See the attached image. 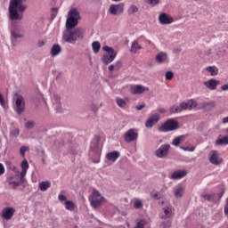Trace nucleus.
<instances>
[{
  "label": "nucleus",
  "mask_w": 228,
  "mask_h": 228,
  "mask_svg": "<svg viewBox=\"0 0 228 228\" xmlns=\"http://www.w3.org/2000/svg\"><path fill=\"white\" fill-rule=\"evenodd\" d=\"M65 208L68 210V211H74V208H75V205H74V202L70 201V200H66L65 203Z\"/></svg>",
  "instance_id": "72a5a7b5"
},
{
  "label": "nucleus",
  "mask_w": 228,
  "mask_h": 228,
  "mask_svg": "<svg viewBox=\"0 0 228 228\" xmlns=\"http://www.w3.org/2000/svg\"><path fill=\"white\" fill-rule=\"evenodd\" d=\"M184 187H183L182 185H179L175 190V197L176 199H181V197H183V195H184Z\"/></svg>",
  "instance_id": "393cba45"
},
{
  "label": "nucleus",
  "mask_w": 228,
  "mask_h": 228,
  "mask_svg": "<svg viewBox=\"0 0 228 228\" xmlns=\"http://www.w3.org/2000/svg\"><path fill=\"white\" fill-rule=\"evenodd\" d=\"M184 138H186V135H180L175 138L172 142V145H175V147H178V145H181V142H183V140H184Z\"/></svg>",
  "instance_id": "c756f323"
},
{
  "label": "nucleus",
  "mask_w": 228,
  "mask_h": 228,
  "mask_svg": "<svg viewBox=\"0 0 228 228\" xmlns=\"http://www.w3.org/2000/svg\"><path fill=\"white\" fill-rule=\"evenodd\" d=\"M128 15H133L134 13L138 12V6L131 5L127 10Z\"/></svg>",
  "instance_id": "4c0bfd02"
},
{
  "label": "nucleus",
  "mask_w": 228,
  "mask_h": 228,
  "mask_svg": "<svg viewBox=\"0 0 228 228\" xmlns=\"http://www.w3.org/2000/svg\"><path fill=\"white\" fill-rule=\"evenodd\" d=\"M169 111L170 113H181V107L180 105H173L172 107H170Z\"/></svg>",
  "instance_id": "ea45409f"
},
{
  "label": "nucleus",
  "mask_w": 228,
  "mask_h": 228,
  "mask_svg": "<svg viewBox=\"0 0 228 228\" xmlns=\"http://www.w3.org/2000/svg\"><path fill=\"white\" fill-rule=\"evenodd\" d=\"M188 109V103L187 102H181L180 103V111H184Z\"/></svg>",
  "instance_id": "de8ad7c7"
},
{
  "label": "nucleus",
  "mask_w": 228,
  "mask_h": 228,
  "mask_svg": "<svg viewBox=\"0 0 228 228\" xmlns=\"http://www.w3.org/2000/svg\"><path fill=\"white\" fill-rule=\"evenodd\" d=\"M202 197L205 199V200H208V202L215 201V194H204Z\"/></svg>",
  "instance_id": "58836bf2"
},
{
  "label": "nucleus",
  "mask_w": 228,
  "mask_h": 228,
  "mask_svg": "<svg viewBox=\"0 0 228 228\" xmlns=\"http://www.w3.org/2000/svg\"><path fill=\"white\" fill-rule=\"evenodd\" d=\"M115 64L113 65V64H111L110 66H109V70H110V72H113V70H115Z\"/></svg>",
  "instance_id": "0e129e2a"
},
{
  "label": "nucleus",
  "mask_w": 228,
  "mask_h": 228,
  "mask_svg": "<svg viewBox=\"0 0 228 228\" xmlns=\"http://www.w3.org/2000/svg\"><path fill=\"white\" fill-rule=\"evenodd\" d=\"M221 90L223 92H227V90H228V84H225V85L222 86H221Z\"/></svg>",
  "instance_id": "13d9d810"
},
{
  "label": "nucleus",
  "mask_w": 228,
  "mask_h": 228,
  "mask_svg": "<svg viewBox=\"0 0 228 228\" xmlns=\"http://www.w3.org/2000/svg\"><path fill=\"white\" fill-rule=\"evenodd\" d=\"M155 61L159 65H163V63H168V53L165 52H159L155 57Z\"/></svg>",
  "instance_id": "4468645a"
},
{
  "label": "nucleus",
  "mask_w": 228,
  "mask_h": 228,
  "mask_svg": "<svg viewBox=\"0 0 228 228\" xmlns=\"http://www.w3.org/2000/svg\"><path fill=\"white\" fill-rule=\"evenodd\" d=\"M180 149H182V151H188L189 152H193L195 151V147L194 146H192L191 148L182 146V147H180Z\"/></svg>",
  "instance_id": "603ef678"
},
{
  "label": "nucleus",
  "mask_w": 228,
  "mask_h": 228,
  "mask_svg": "<svg viewBox=\"0 0 228 228\" xmlns=\"http://www.w3.org/2000/svg\"><path fill=\"white\" fill-rule=\"evenodd\" d=\"M26 129H33L35 127V123L33 121H28L25 124Z\"/></svg>",
  "instance_id": "a18cd8bd"
},
{
  "label": "nucleus",
  "mask_w": 228,
  "mask_h": 228,
  "mask_svg": "<svg viewBox=\"0 0 228 228\" xmlns=\"http://www.w3.org/2000/svg\"><path fill=\"white\" fill-rule=\"evenodd\" d=\"M143 108H145V103H142L141 105H137L135 107V110H137V111H140V110H143Z\"/></svg>",
  "instance_id": "4d7b16f0"
},
{
  "label": "nucleus",
  "mask_w": 228,
  "mask_h": 228,
  "mask_svg": "<svg viewBox=\"0 0 228 228\" xmlns=\"http://www.w3.org/2000/svg\"><path fill=\"white\" fill-rule=\"evenodd\" d=\"M26 174H28V171L21 170V172L20 173V177H26Z\"/></svg>",
  "instance_id": "052dcab7"
},
{
  "label": "nucleus",
  "mask_w": 228,
  "mask_h": 228,
  "mask_svg": "<svg viewBox=\"0 0 228 228\" xmlns=\"http://www.w3.org/2000/svg\"><path fill=\"white\" fill-rule=\"evenodd\" d=\"M19 134H20L19 128H15L11 132V134H12V136H15V137L19 136Z\"/></svg>",
  "instance_id": "5fc2aeb1"
},
{
  "label": "nucleus",
  "mask_w": 228,
  "mask_h": 228,
  "mask_svg": "<svg viewBox=\"0 0 228 228\" xmlns=\"http://www.w3.org/2000/svg\"><path fill=\"white\" fill-rule=\"evenodd\" d=\"M140 49H142V45L138 44V41H133L131 45L130 52L133 53L134 54H136V53H138Z\"/></svg>",
  "instance_id": "b1692460"
},
{
  "label": "nucleus",
  "mask_w": 228,
  "mask_h": 228,
  "mask_svg": "<svg viewBox=\"0 0 228 228\" xmlns=\"http://www.w3.org/2000/svg\"><path fill=\"white\" fill-rule=\"evenodd\" d=\"M91 152L96 156V158H101V150H99V143H95L94 146H91Z\"/></svg>",
  "instance_id": "cd10ccee"
},
{
  "label": "nucleus",
  "mask_w": 228,
  "mask_h": 228,
  "mask_svg": "<svg viewBox=\"0 0 228 228\" xmlns=\"http://www.w3.org/2000/svg\"><path fill=\"white\" fill-rule=\"evenodd\" d=\"M165 77L167 81H172V79H174V72L172 71H167Z\"/></svg>",
  "instance_id": "37998d69"
},
{
  "label": "nucleus",
  "mask_w": 228,
  "mask_h": 228,
  "mask_svg": "<svg viewBox=\"0 0 228 228\" xmlns=\"http://www.w3.org/2000/svg\"><path fill=\"white\" fill-rule=\"evenodd\" d=\"M106 158L109 161L115 163V161L118 159V158H120V151H110L106 154Z\"/></svg>",
  "instance_id": "412c9836"
},
{
  "label": "nucleus",
  "mask_w": 228,
  "mask_h": 228,
  "mask_svg": "<svg viewBox=\"0 0 228 228\" xmlns=\"http://www.w3.org/2000/svg\"><path fill=\"white\" fill-rule=\"evenodd\" d=\"M157 111H159V113H167V110H165L164 108H159Z\"/></svg>",
  "instance_id": "e2e57ef3"
},
{
  "label": "nucleus",
  "mask_w": 228,
  "mask_h": 228,
  "mask_svg": "<svg viewBox=\"0 0 228 228\" xmlns=\"http://www.w3.org/2000/svg\"><path fill=\"white\" fill-rule=\"evenodd\" d=\"M92 47H93V51L95 54H97V53H99V51H101V43H99L98 41H94L92 44Z\"/></svg>",
  "instance_id": "f704fd0d"
},
{
  "label": "nucleus",
  "mask_w": 228,
  "mask_h": 228,
  "mask_svg": "<svg viewBox=\"0 0 228 228\" xmlns=\"http://www.w3.org/2000/svg\"><path fill=\"white\" fill-rule=\"evenodd\" d=\"M208 160L212 165H220L222 163V159L218 157V151H216L210 152Z\"/></svg>",
  "instance_id": "a211bd4d"
},
{
  "label": "nucleus",
  "mask_w": 228,
  "mask_h": 228,
  "mask_svg": "<svg viewBox=\"0 0 228 228\" xmlns=\"http://www.w3.org/2000/svg\"><path fill=\"white\" fill-rule=\"evenodd\" d=\"M20 184H24L26 183V177H20Z\"/></svg>",
  "instance_id": "69168bd1"
},
{
  "label": "nucleus",
  "mask_w": 228,
  "mask_h": 228,
  "mask_svg": "<svg viewBox=\"0 0 228 228\" xmlns=\"http://www.w3.org/2000/svg\"><path fill=\"white\" fill-rule=\"evenodd\" d=\"M24 29L20 27L13 26L11 28V42L15 47V42H17V38H24Z\"/></svg>",
  "instance_id": "6e6552de"
},
{
  "label": "nucleus",
  "mask_w": 228,
  "mask_h": 228,
  "mask_svg": "<svg viewBox=\"0 0 228 228\" xmlns=\"http://www.w3.org/2000/svg\"><path fill=\"white\" fill-rule=\"evenodd\" d=\"M115 69H117V70H119L120 69H122V62L120 61H118L115 64H114Z\"/></svg>",
  "instance_id": "864d4df0"
},
{
  "label": "nucleus",
  "mask_w": 228,
  "mask_h": 228,
  "mask_svg": "<svg viewBox=\"0 0 228 228\" xmlns=\"http://www.w3.org/2000/svg\"><path fill=\"white\" fill-rule=\"evenodd\" d=\"M61 98L58 94H54L53 98L52 99L53 108L57 111V113H61V111H63V109L61 108Z\"/></svg>",
  "instance_id": "2eb2a0df"
},
{
  "label": "nucleus",
  "mask_w": 228,
  "mask_h": 228,
  "mask_svg": "<svg viewBox=\"0 0 228 228\" xmlns=\"http://www.w3.org/2000/svg\"><path fill=\"white\" fill-rule=\"evenodd\" d=\"M105 199L101 195V192L97 190H94L92 195L89 197L90 205L94 209L97 208H101L102 202H104Z\"/></svg>",
  "instance_id": "0eeeda50"
},
{
  "label": "nucleus",
  "mask_w": 228,
  "mask_h": 228,
  "mask_svg": "<svg viewBox=\"0 0 228 228\" xmlns=\"http://www.w3.org/2000/svg\"><path fill=\"white\" fill-rule=\"evenodd\" d=\"M37 45L38 47H44V45H45V42H44L43 40H40L38 41Z\"/></svg>",
  "instance_id": "680f3d73"
},
{
  "label": "nucleus",
  "mask_w": 228,
  "mask_h": 228,
  "mask_svg": "<svg viewBox=\"0 0 228 228\" xmlns=\"http://www.w3.org/2000/svg\"><path fill=\"white\" fill-rule=\"evenodd\" d=\"M127 102H129V99L127 98H116V103L118 104V106H119V108H126Z\"/></svg>",
  "instance_id": "bb28decb"
},
{
  "label": "nucleus",
  "mask_w": 228,
  "mask_h": 228,
  "mask_svg": "<svg viewBox=\"0 0 228 228\" xmlns=\"http://www.w3.org/2000/svg\"><path fill=\"white\" fill-rule=\"evenodd\" d=\"M8 184L12 186L13 189L17 188L18 186H20V182H17L14 180H9Z\"/></svg>",
  "instance_id": "a19ab883"
},
{
  "label": "nucleus",
  "mask_w": 228,
  "mask_h": 228,
  "mask_svg": "<svg viewBox=\"0 0 228 228\" xmlns=\"http://www.w3.org/2000/svg\"><path fill=\"white\" fill-rule=\"evenodd\" d=\"M134 208L135 209H142V208H143V201H142V200L139 199L134 200Z\"/></svg>",
  "instance_id": "473e14b6"
},
{
  "label": "nucleus",
  "mask_w": 228,
  "mask_h": 228,
  "mask_svg": "<svg viewBox=\"0 0 228 228\" xmlns=\"http://www.w3.org/2000/svg\"><path fill=\"white\" fill-rule=\"evenodd\" d=\"M81 20V15L79 11L76 8H71L68 12V18L66 20V29H74Z\"/></svg>",
  "instance_id": "f03ea898"
},
{
  "label": "nucleus",
  "mask_w": 228,
  "mask_h": 228,
  "mask_svg": "<svg viewBox=\"0 0 228 228\" xmlns=\"http://www.w3.org/2000/svg\"><path fill=\"white\" fill-rule=\"evenodd\" d=\"M223 124H228V117L223 119Z\"/></svg>",
  "instance_id": "338daca9"
},
{
  "label": "nucleus",
  "mask_w": 228,
  "mask_h": 228,
  "mask_svg": "<svg viewBox=\"0 0 228 228\" xmlns=\"http://www.w3.org/2000/svg\"><path fill=\"white\" fill-rule=\"evenodd\" d=\"M216 108V102L212 101L210 102H203L202 103V109L205 111H211V110H215Z\"/></svg>",
  "instance_id": "4be33fe9"
},
{
  "label": "nucleus",
  "mask_w": 228,
  "mask_h": 228,
  "mask_svg": "<svg viewBox=\"0 0 228 228\" xmlns=\"http://www.w3.org/2000/svg\"><path fill=\"white\" fill-rule=\"evenodd\" d=\"M52 12H58V8H52Z\"/></svg>",
  "instance_id": "774afa93"
},
{
  "label": "nucleus",
  "mask_w": 228,
  "mask_h": 228,
  "mask_svg": "<svg viewBox=\"0 0 228 228\" xmlns=\"http://www.w3.org/2000/svg\"><path fill=\"white\" fill-rule=\"evenodd\" d=\"M109 12L110 15H122V13H124V3L110 4Z\"/></svg>",
  "instance_id": "9b49d317"
},
{
  "label": "nucleus",
  "mask_w": 228,
  "mask_h": 228,
  "mask_svg": "<svg viewBox=\"0 0 228 228\" xmlns=\"http://www.w3.org/2000/svg\"><path fill=\"white\" fill-rule=\"evenodd\" d=\"M138 140V130L136 128H130L124 134V141L126 143H131Z\"/></svg>",
  "instance_id": "1a4fd4ad"
},
{
  "label": "nucleus",
  "mask_w": 228,
  "mask_h": 228,
  "mask_svg": "<svg viewBox=\"0 0 228 228\" xmlns=\"http://www.w3.org/2000/svg\"><path fill=\"white\" fill-rule=\"evenodd\" d=\"M20 167H21L22 170L28 171V168H29V164L28 163V160L24 159L21 162Z\"/></svg>",
  "instance_id": "c03bdc74"
},
{
  "label": "nucleus",
  "mask_w": 228,
  "mask_h": 228,
  "mask_svg": "<svg viewBox=\"0 0 228 228\" xmlns=\"http://www.w3.org/2000/svg\"><path fill=\"white\" fill-rule=\"evenodd\" d=\"M13 101L15 102L14 110L18 115H22L23 111L26 110V102L24 101V97H22L19 93H15L13 95Z\"/></svg>",
  "instance_id": "39448f33"
},
{
  "label": "nucleus",
  "mask_w": 228,
  "mask_h": 228,
  "mask_svg": "<svg viewBox=\"0 0 228 228\" xmlns=\"http://www.w3.org/2000/svg\"><path fill=\"white\" fill-rule=\"evenodd\" d=\"M4 174V166L0 163V175H3Z\"/></svg>",
  "instance_id": "bf43d9fd"
},
{
  "label": "nucleus",
  "mask_w": 228,
  "mask_h": 228,
  "mask_svg": "<svg viewBox=\"0 0 228 228\" xmlns=\"http://www.w3.org/2000/svg\"><path fill=\"white\" fill-rule=\"evenodd\" d=\"M147 3L151 6H156L157 4H159V0H147Z\"/></svg>",
  "instance_id": "3c124183"
},
{
  "label": "nucleus",
  "mask_w": 228,
  "mask_h": 228,
  "mask_svg": "<svg viewBox=\"0 0 228 228\" xmlns=\"http://www.w3.org/2000/svg\"><path fill=\"white\" fill-rule=\"evenodd\" d=\"M207 71L210 72L211 76H218V68L216 66L207 67Z\"/></svg>",
  "instance_id": "2f4dec72"
},
{
  "label": "nucleus",
  "mask_w": 228,
  "mask_h": 228,
  "mask_svg": "<svg viewBox=\"0 0 228 228\" xmlns=\"http://www.w3.org/2000/svg\"><path fill=\"white\" fill-rule=\"evenodd\" d=\"M216 145H228V135L216 141Z\"/></svg>",
  "instance_id": "7c9ffc66"
},
{
  "label": "nucleus",
  "mask_w": 228,
  "mask_h": 228,
  "mask_svg": "<svg viewBox=\"0 0 228 228\" xmlns=\"http://www.w3.org/2000/svg\"><path fill=\"white\" fill-rule=\"evenodd\" d=\"M102 51H105V53L102 57V61L104 63V65H110V63H112V61H115V58H117V52L113 47L105 45L102 47Z\"/></svg>",
  "instance_id": "20e7f679"
},
{
  "label": "nucleus",
  "mask_w": 228,
  "mask_h": 228,
  "mask_svg": "<svg viewBox=\"0 0 228 228\" xmlns=\"http://www.w3.org/2000/svg\"><path fill=\"white\" fill-rule=\"evenodd\" d=\"M186 175H188V171L176 170L170 175V179H173V180L183 179V177H186Z\"/></svg>",
  "instance_id": "aec40b11"
},
{
  "label": "nucleus",
  "mask_w": 228,
  "mask_h": 228,
  "mask_svg": "<svg viewBox=\"0 0 228 228\" xmlns=\"http://www.w3.org/2000/svg\"><path fill=\"white\" fill-rule=\"evenodd\" d=\"M159 21L162 25L172 24V22H174V18H172V16H170V14L162 12L159 16Z\"/></svg>",
  "instance_id": "dca6fc26"
},
{
  "label": "nucleus",
  "mask_w": 228,
  "mask_h": 228,
  "mask_svg": "<svg viewBox=\"0 0 228 228\" xmlns=\"http://www.w3.org/2000/svg\"><path fill=\"white\" fill-rule=\"evenodd\" d=\"M204 86L208 90H216L218 85H220V81L215 78H211L208 81L203 82Z\"/></svg>",
  "instance_id": "6ab92c4d"
},
{
  "label": "nucleus",
  "mask_w": 228,
  "mask_h": 228,
  "mask_svg": "<svg viewBox=\"0 0 228 228\" xmlns=\"http://www.w3.org/2000/svg\"><path fill=\"white\" fill-rule=\"evenodd\" d=\"M163 211H164V216H162V218L167 219L172 216V208L164 207Z\"/></svg>",
  "instance_id": "c85d7f7f"
},
{
  "label": "nucleus",
  "mask_w": 228,
  "mask_h": 228,
  "mask_svg": "<svg viewBox=\"0 0 228 228\" xmlns=\"http://www.w3.org/2000/svg\"><path fill=\"white\" fill-rule=\"evenodd\" d=\"M86 37V30L81 27H77L71 29H66L62 33V40L68 44H76V42H81L85 40Z\"/></svg>",
  "instance_id": "f257e3e1"
},
{
  "label": "nucleus",
  "mask_w": 228,
  "mask_h": 228,
  "mask_svg": "<svg viewBox=\"0 0 228 228\" xmlns=\"http://www.w3.org/2000/svg\"><path fill=\"white\" fill-rule=\"evenodd\" d=\"M168 152H170V144H162L155 151V156L156 158L164 159L168 156Z\"/></svg>",
  "instance_id": "9d476101"
},
{
  "label": "nucleus",
  "mask_w": 228,
  "mask_h": 228,
  "mask_svg": "<svg viewBox=\"0 0 228 228\" xmlns=\"http://www.w3.org/2000/svg\"><path fill=\"white\" fill-rule=\"evenodd\" d=\"M188 110H193V108H197V102L193 99H191L187 102Z\"/></svg>",
  "instance_id": "c9c22d12"
},
{
  "label": "nucleus",
  "mask_w": 228,
  "mask_h": 228,
  "mask_svg": "<svg viewBox=\"0 0 228 228\" xmlns=\"http://www.w3.org/2000/svg\"><path fill=\"white\" fill-rule=\"evenodd\" d=\"M28 151H29V147L28 146H21L20 148V154L21 158H26V152H28Z\"/></svg>",
  "instance_id": "e433bc0d"
},
{
  "label": "nucleus",
  "mask_w": 228,
  "mask_h": 228,
  "mask_svg": "<svg viewBox=\"0 0 228 228\" xmlns=\"http://www.w3.org/2000/svg\"><path fill=\"white\" fill-rule=\"evenodd\" d=\"M0 104L4 109L8 108V105H6V102H4V98L3 97V94H0Z\"/></svg>",
  "instance_id": "09e8293b"
},
{
  "label": "nucleus",
  "mask_w": 228,
  "mask_h": 228,
  "mask_svg": "<svg viewBox=\"0 0 228 228\" xmlns=\"http://www.w3.org/2000/svg\"><path fill=\"white\" fill-rule=\"evenodd\" d=\"M49 188H51V182H49V181L41 182L39 183V190L41 191H47V190H49Z\"/></svg>",
  "instance_id": "a878e982"
},
{
  "label": "nucleus",
  "mask_w": 228,
  "mask_h": 228,
  "mask_svg": "<svg viewBox=\"0 0 228 228\" xmlns=\"http://www.w3.org/2000/svg\"><path fill=\"white\" fill-rule=\"evenodd\" d=\"M172 226V222L171 221H166V222H163L161 224V227L163 228H170Z\"/></svg>",
  "instance_id": "49530a36"
},
{
  "label": "nucleus",
  "mask_w": 228,
  "mask_h": 228,
  "mask_svg": "<svg viewBox=\"0 0 228 228\" xmlns=\"http://www.w3.org/2000/svg\"><path fill=\"white\" fill-rule=\"evenodd\" d=\"M24 12L20 10V5L18 3L10 2L9 5V19L10 20H22L24 19Z\"/></svg>",
  "instance_id": "7ed1b4c3"
},
{
  "label": "nucleus",
  "mask_w": 228,
  "mask_h": 228,
  "mask_svg": "<svg viewBox=\"0 0 228 228\" xmlns=\"http://www.w3.org/2000/svg\"><path fill=\"white\" fill-rule=\"evenodd\" d=\"M176 129H179V122L174 118L167 119L159 127L160 133H170V131H175Z\"/></svg>",
  "instance_id": "423d86ee"
},
{
  "label": "nucleus",
  "mask_w": 228,
  "mask_h": 228,
  "mask_svg": "<svg viewBox=\"0 0 228 228\" xmlns=\"http://www.w3.org/2000/svg\"><path fill=\"white\" fill-rule=\"evenodd\" d=\"M130 92L134 95H140L142 94H144V92H149V87H145L142 85H134L131 86Z\"/></svg>",
  "instance_id": "f8f14e48"
},
{
  "label": "nucleus",
  "mask_w": 228,
  "mask_h": 228,
  "mask_svg": "<svg viewBox=\"0 0 228 228\" xmlns=\"http://www.w3.org/2000/svg\"><path fill=\"white\" fill-rule=\"evenodd\" d=\"M147 224V221L144 219L140 220L134 228H145V225Z\"/></svg>",
  "instance_id": "79ce46f5"
},
{
  "label": "nucleus",
  "mask_w": 228,
  "mask_h": 228,
  "mask_svg": "<svg viewBox=\"0 0 228 228\" xmlns=\"http://www.w3.org/2000/svg\"><path fill=\"white\" fill-rule=\"evenodd\" d=\"M13 215H15V208L12 207H7L2 210V217L4 220H12Z\"/></svg>",
  "instance_id": "ddd939ff"
},
{
  "label": "nucleus",
  "mask_w": 228,
  "mask_h": 228,
  "mask_svg": "<svg viewBox=\"0 0 228 228\" xmlns=\"http://www.w3.org/2000/svg\"><path fill=\"white\" fill-rule=\"evenodd\" d=\"M59 200H61V202H63V200L67 201V196L61 194L58 196Z\"/></svg>",
  "instance_id": "6e6d98bb"
},
{
  "label": "nucleus",
  "mask_w": 228,
  "mask_h": 228,
  "mask_svg": "<svg viewBox=\"0 0 228 228\" xmlns=\"http://www.w3.org/2000/svg\"><path fill=\"white\" fill-rule=\"evenodd\" d=\"M60 53H61V46H60V45H53L50 51L51 56H58Z\"/></svg>",
  "instance_id": "5701e85b"
},
{
  "label": "nucleus",
  "mask_w": 228,
  "mask_h": 228,
  "mask_svg": "<svg viewBox=\"0 0 228 228\" xmlns=\"http://www.w3.org/2000/svg\"><path fill=\"white\" fill-rule=\"evenodd\" d=\"M151 197H153L157 200H159V199H161V194H159V191H152L151 192Z\"/></svg>",
  "instance_id": "8fccbe9b"
},
{
  "label": "nucleus",
  "mask_w": 228,
  "mask_h": 228,
  "mask_svg": "<svg viewBox=\"0 0 228 228\" xmlns=\"http://www.w3.org/2000/svg\"><path fill=\"white\" fill-rule=\"evenodd\" d=\"M157 122H159V114L155 113L146 120L145 127H148V128L154 127Z\"/></svg>",
  "instance_id": "f3484780"
}]
</instances>
